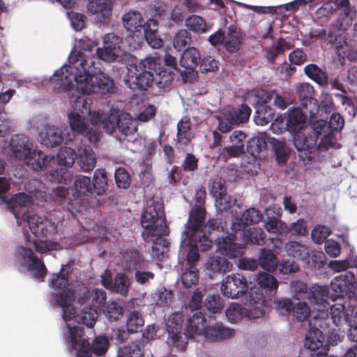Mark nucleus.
Masks as SVG:
<instances>
[{"label": "nucleus", "instance_id": "obj_1", "mask_svg": "<svg viewBox=\"0 0 357 357\" xmlns=\"http://www.w3.org/2000/svg\"><path fill=\"white\" fill-rule=\"evenodd\" d=\"M122 45L121 37L109 33L103 37V47L96 49V56L89 50H73L68 63L56 70L50 79L51 82H55L54 89L68 95L72 93V96L114 93L116 89L113 80L102 70V61H117L122 53Z\"/></svg>", "mask_w": 357, "mask_h": 357}, {"label": "nucleus", "instance_id": "obj_2", "mask_svg": "<svg viewBox=\"0 0 357 357\" xmlns=\"http://www.w3.org/2000/svg\"><path fill=\"white\" fill-rule=\"evenodd\" d=\"M72 267L62 265L59 273L52 275L49 285L53 291L48 295L51 305L61 308L65 324L63 337L70 347H75V338L83 344L79 324L92 328L98 315L96 308L106 305L107 294L104 289L94 288L91 291L82 282H70Z\"/></svg>", "mask_w": 357, "mask_h": 357}, {"label": "nucleus", "instance_id": "obj_3", "mask_svg": "<svg viewBox=\"0 0 357 357\" xmlns=\"http://www.w3.org/2000/svg\"><path fill=\"white\" fill-rule=\"evenodd\" d=\"M29 195L20 192L6 201L7 208L12 213L19 226L27 224L31 233L39 241L31 239L35 251L45 253L62 250V245L56 241L57 225L45 216L38 215L26 211L31 204L40 205L47 201V192L45 185L38 180L32 179L25 184Z\"/></svg>", "mask_w": 357, "mask_h": 357}, {"label": "nucleus", "instance_id": "obj_4", "mask_svg": "<svg viewBox=\"0 0 357 357\" xmlns=\"http://www.w3.org/2000/svg\"><path fill=\"white\" fill-rule=\"evenodd\" d=\"M72 109L68 114V121L72 131L76 134L73 143L77 148V163L84 172L92 171L96 167L95 153L89 145L84 141L95 144L98 140L100 131L97 128H90L89 116L91 114L92 99L84 94L71 96Z\"/></svg>", "mask_w": 357, "mask_h": 357}, {"label": "nucleus", "instance_id": "obj_5", "mask_svg": "<svg viewBox=\"0 0 357 357\" xmlns=\"http://www.w3.org/2000/svg\"><path fill=\"white\" fill-rule=\"evenodd\" d=\"M202 213L199 210H194L188 222L185 225V230L182 232L180 243V255H185L188 268L181 275L182 284L189 288L198 282V269L196 267L199 260V251H206L211 246V241L206 237L203 231L199 229L202 223Z\"/></svg>", "mask_w": 357, "mask_h": 357}, {"label": "nucleus", "instance_id": "obj_6", "mask_svg": "<svg viewBox=\"0 0 357 357\" xmlns=\"http://www.w3.org/2000/svg\"><path fill=\"white\" fill-rule=\"evenodd\" d=\"M124 77L126 84L132 90H146L155 83L160 89L168 86L173 80V73L161 66L158 60L147 57L134 59L127 66Z\"/></svg>", "mask_w": 357, "mask_h": 357}, {"label": "nucleus", "instance_id": "obj_7", "mask_svg": "<svg viewBox=\"0 0 357 357\" xmlns=\"http://www.w3.org/2000/svg\"><path fill=\"white\" fill-rule=\"evenodd\" d=\"M10 129V121L6 112L0 110V135L6 134ZM33 148V143L28 136L16 134L11 137L8 142L0 146V174L5 172L6 158L22 161Z\"/></svg>", "mask_w": 357, "mask_h": 357}, {"label": "nucleus", "instance_id": "obj_8", "mask_svg": "<svg viewBox=\"0 0 357 357\" xmlns=\"http://www.w3.org/2000/svg\"><path fill=\"white\" fill-rule=\"evenodd\" d=\"M91 123L93 128H97L99 124L103 126L107 133L110 135L120 132L122 136L128 137V142H131L134 145L139 144L140 147L144 146V142L142 139L132 137V135L137 132L136 121L132 120L130 114L122 113L118 116L111 114L107 119L102 117V112L100 111L91 112Z\"/></svg>", "mask_w": 357, "mask_h": 357}, {"label": "nucleus", "instance_id": "obj_9", "mask_svg": "<svg viewBox=\"0 0 357 357\" xmlns=\"http://www.w3.org/2000/svg\"><path fill=\"white\" fill-rule=\"evenodd\" d=\"M258 287H250L248 291V303L250 305V316L252 318L262 317L268 305V300L275 294L278 287V280L266 272H259L256 277Z\"/></svg>", "mask_w": 357, "mask_h": 357}, {"label": "nucleus", "instance_id": "obj_10", "mask_svg": "<svg viewBox=\"0 0 357 357\" xmlns=\"http://www.w3.org/2000/svg\"><path fill=\"white\" fill-rule=\"evenodd\" d=\"M32 246V241L29 236L26 238L24 245L17 248L15 252V265L20 272H29L32 277L39 281H43L47 268L43 261L38 258Z\"/></svg>", "mask_w": 357, "mask_h": 357}, {"label": "nucleus", "instance_id": "obj_11", "mask_svg": "<svg viewBox=\"0 0 357 357\" xmlns=\"http://www.w3.org/2000/svg\"><path fill=\"white\" fill-rule=\"evenodd\" d=\"M74 188L75 193L70 188L59 185L53 188L51 196L53 200L63 208L70 210V206L73 207V202L77 199L82 196L89 197L94 192L91 178L86 176H77L74 181Z\"/></svg>", "mask_w": 357, "mask_h": 357}, {"label": "nucleus", "instance_id": "obj_12", "mask_svg": "<svg viewBox=\"0 0 357 357\" xmlns=\"http://www.w3.org/2000/svg\"><path fill=\"white\" fill-rule=\"evenodd\" d=\"M73 143V140L69 139V142H66V144L70 145V147H61L56 156L51 155L53 167L56 164L60 167L59 169H55L50 172L48 176L52 182L63 185H68L70 183L72 174L66 169L71 167L77 158L76 149L77 150V148Z\"/></svg>", "mask_w": 357, "mask_h": 357}, {"label": "nucleus", "instance_id": "obj_13", "mask_svg": "<svg viewBox=\"0 0 357 357\" xmlns=\"http://www.w3.org/2000/svg\"><path fill=\"white\" fill-rule=\"evenodd\" d=\"M251 109L247 105H241L237 109L228 107L217 116L218 125L213 132L216 146H222V135L230 131L234 126L245 123L251 114Z\"/></svg>", "mask_w": 357, "mask_h": 357}, {"label": "nucleus", "instance_id": "obj_14", "mask_svg": "<svg viewBox=\"0 0 357 357\" xmlns=\"http://www.w3.org/2000/svg\"><path fill=\"white\" fill-rule=\"evenodd\" d=\"M267 143L271 146L278 162H286L289 149L284 137L275 138L268 136L266 132L259 133L247 140L246 150L251 155L256 157L266 149Z\"/></svg>", "mask_w": 357, "mask_h": 357}, {"label": "nucleus", "instance_id": "obj_15", "mask_svg": "<svg viewBox=\"0 0 357 357\" xmlns=\"http://www.w3.org/2000/svg\"><path fill=\"white\" fill-rule=\"evenodd\" d=\"M84 324H79V328L82 331V339H84L83 344L79 342V337L75 338V347H71L67 344L63 337V331L62 332L63 339L65 345L70 353H74L76 357H93V356H104L109 347V342L105 336L96 337L91 345H90L88 337L84 333Z\"/></svg>", "mask_w": 357, "mask_h": 357}, {"label": "nucleus", "instance_id": "obj_16", "mask_svg": "<svg viewBox=\"0 0 357 357\" xmlns=\"http://www.w3.org/2000/svg\"><path fill=\"white\" fill-rule=\"evenodd\" d=\"M141 225L146 231H158L159 234H167V225L165 222V213L162 203L158 200L151 199L146 202L142 215Z\"/></svg>", "mask_w": 357, "mask_h": 357}, {"label": "nucleus", "instance_id": "obj_17", "mask_svg": "<svg viewBox=\"0 0 357 357\" xmlns=\"http://www.w3.org/2000/svg\"><path fill=\"white\" fill-rule=\"evenodd\" d=\"M326 121L319 119L312 123V127H305L291 134L293 137V144L298 151L312 152L314 149L319 136L326 129Z\"/></svg>", "mask_w": 357, "mask_h": 357}, {"label": "nucleus", "instance_id": "obj_18", "mask_svg": "<svg viewBox=\"0 0 357 357\" xmlns=\"http://www.w3.org/2000/svg\"><path fill=\"white\" fill-rule=\"evenodd\" d=\"M331 288L333 291L336 293L335 298H332L335 301L337 297H342L344 295L348 296L351 301L357 303V282L354 273L347 271L335 277L331 282Z\"/></svg>", "mask_w": 357, "mask_h": 357}, {"label": "nucleus", "instance_id": "obj_19", "mask_svg": "<svg viewBox=\"0 0 357 357\" xmlns=\"http://www.w3.org/2000/svg\"><path fill=\"white\" fill-rule=\"evenodd\" d=\"M123 259L127 269L132 268L135 271L134 278L139 284L149 285L150 281L154 279L155 274L153 272L144 270L143 259L136 250L126 251L123 255Z\"/></svg>", "mask_w": 357, "mask_h": 357}, {"label": "nucleus", "instance_id": "obj_20", "mask_svg": "<svg viewBox=\"0 0 357 357\" xmlns=\"http://www.w3.org/2000/svg\"><path fill=\"white\" fill-rule=\"evenodd\" d=\"M248 284L246 278L239 273L229 275L223 280L221 291L225 296L238 298L247 294Z\"/></svg>", "mask_w": 357, "mask_h": 357}, {"label": "nucleus", "instance_id": "obj_21", "mask_svg": "<svg viewBox=\"0 0 357 357\" xmlns=\"http://www.w3.org/2000/svg\"><path fill=\"white\" fill-rule=\"evenodd\" d=\"M101 282L105 288L123 296L128 295L130 286V280L125 274L118 273L113 279L109 270L101 275Z\"/></svg>", "mask_w": 357, "mask_h": 357}, {"label": "nucleus", "instance_id": "obj_22", "mask_svg": "<svg viewBox=\"0 0 357 357\" xmlns=\"http://www.w3.org/2000/svg\"><path fill=\"white\" fill-rule=\"evenodd\" d=\"M319 320L317 319L313 327L305 334L304 340V347L306 349L311 351L308 355L319 353V351H328V345L325 344V337L324 332L318 328V326L322 327L319 324Z\"/></svg>", "mask_w": 357, "mask_h": 357}, {"label": "nucleus", "instance_id": "obj_23", "mask_svg": "<svg viewBox=\"0 0 357 357\" xmlns=\"http://www.w3.org/2000/svg\"><path fill=\"white\" fill-rule=\"evenodd\" d=\"M236 235L233 233H225L221 237H216L217 250L231 259L241 257L245 248L243 244L235 242Z\"/></svg>", "mask_w": 357, "mask_h": 357}, {"label": "nucleus", "instance_id": "obj_24", "mask_svg": "<svg viewBox=\"0 0 357 357\" xmlns=\"http://www.w3.org/2000/svg\"><path fill=\"white\" fill-rule=\"evenodd\" d=\"M86 8L89 13L96 15L94 18L96 22L100 25L109 23L112 13L110 0H89Z\"/></svg>", "mask_w": 357, "mask_h": 357}, {"label": "nucleus", "instance_id": "obj_25", "mask_svg": "<svg viewBox=\"0 0 357 357\" xmlns=\"http://www.w3.org/2000/svg\"><path fill=\"white\" fill-rule=\"evenodd\" d=\"M246 134L241 130H234L229 138V144L224 148L222 155L225 158H237L245 153Z\"/></svg>", "mask_w": 357, "mask_h": 357}, {"label": "nucleus", "instance_id": "obj_26", "mask_svg": "<svg viewBox=\"0 0 357 357\" xmlns=\"http://www.w3.org/2000/svg\"><path fill=\"white\" fill-rule=\"evenodd\" d=\"M22 161L34 172L44 171L47 168H53L52 158L45 152L33 148L26 158Z\"/></svg>", "mask_w": 357, "mask_h": 357}, {"label": "nucleus", "instance_id": "obj_27", "mask_svg": "<svg viewBox=\"0 0 357 357\" xmlns=\"http://www.w3.org/2000/svg\"><path fill=\"white\" fill-rule=\"evenodd\" d=\"M168 234V229H167V234H159L158 231L151 230L142 231V236L144 240L147 243H151L152 257L153 258L160 259L163 257L164 254L167 251L168 242L163 238L164 236Z\"/></svg>", "mask_w": 357, "mask_h": 357}, {"label": "nucleus", "instance_id": "obj_28", "mask_svg": "<svg viewBox=\"0 0 357 357\" xmlns=\"http://www.w3.org/2000/svg\"><path fill=\"white\" fill-rule=\"evenodd\" d=\"M282 209L280 207H269L266 209V219L264 220L266 229L273 234L287 232V226L280 220Z\"/></svg>", "mask_w": 357, "mask_h": 357}, {"label": "nucleus", "instance_id": "obj_29", "mask_svg": "<svg viewBox=\"0 0 357 357\" xmlns=\"http://www.w3.org/2000/svg\"><path fill=\"white\" fill-rule=\"evenodd\" d=\"M308 300L314 305L315 310L321 312L330 305L328 288L327 286L314 284L309 288Z\"/></svg>", "mask_w": 357, "mask_h": 357}, {"label": "nucleus", "instance_id": "obj_30", "mask_svg": "<svg viewBox=\"0 0 357 357\" xmlns=\"http://www.w3.org/2000/svg\"><path fill=\"white\" fill-rule=\"evenodd\" d=\"M351 302L350 301L347 309L342 303H335L330 306V315L335 326L346 324L349 319H351L352 314L355 315V312L357 311V303L352 304Z\"/></svg>", "mask_w": 357, "mask_h": 357}, {"label": "nucleus", "instance_id": "obj_31", "mask_svg": "<svg viewBox=\"0 0 357 357\" xmlns=\"http://www.w3.org/2000/svg\"><path fill=\"white\" fill-rule=\"evenodd\" d=\"M234 335V331L226 327L221 323L209 325L205 328L204 337L212 342H218L231 338Z\"/></svg>", "mask_w": 357, "mask_h": 357}, {"label": "nucleus", "instance_id": "obj_32", "mask_svg": "<svg viewBox=\"0 0 357 357\" xmlns=\"http://www.w3.org/2000/svg\"><path fill=\"white\" fill-rule=\"evenodd\" d=\"M286 126H287L288 131L291 134L307 127L306 124V116L299 108L293 107L288 109L286 112Z\"/></svg>", "mask_w": 357, "mask_h": 357}, {"label": "nucleus", "instance_id": "obj_33", "mask_svg": "<svg viewBox=\"0 0 357 357\" xmlns=\"http://www.w3.org/2000/svg\"><path fill=\"white\" fill-rule=\"evenodd\" d=\"M143 31L144 38L151 47L158 49L162 46L163 40L158 34V23L155 20H147Z\"/></svg>", "mask_w": 357, "mask_h": 357}, {"label": "nucleus", "instance_id": "obj_34", "mask_svg": "<svg viewBox=\"0 0 357 357\" xmlns=\"http://www.w3.org/2000/svg\"><path fill=\"white\" fill-rule=\"evenodd\" d=\"M242 40L241 32L237 29L235 25L231 24L227 27L223 44L224 47L229 53H236L240 50Z\"/></svg>", "mask_w": 357, "mask_h": 357}, {"label": "nucleus", "instance_id": "obj_35", "mask_svg": "<svg viewBox=\"0 0 357 357\" xmlns=\"http://www.w3.org/2000/svg\"><path fill=\"white\" fill-rule=\"evenodd\" d=\"M122 22L126 30L132 33L141 32L146 25L141 13L135 10L125 13L122 17Z\"/></svg>", "mask_w": 357, "mask_h": 357}, {"label": "nucleus", "instance_id": "obj_36", "mask_svg": "<svg viewBox=\"0 0 357 357\" xmlns=\"http://www.w3.org/2000/svg\"><path fill=\"white\" fill-rule=\"evenodd\" d=\"M206 328V319L200 311L195 312L188 319L186 332L190 337L194 335H203Z\"/></svg>", "mask_w": 357, "mask_h": 357}, {"label": "nucleus", "instance_id": "obj_37", "mask_svg": "<svg viewBox=\"0 0 357 357\" xmlns=\"http://www.w3.org/2000/svg\"><path fill=\"white\" fill-rule=\"evenodd\" d=\"M41 144L47 147L59 145L63 140L61 130L54 126H47L45 132L40 134Z\"/></svg>", "mask_w": 357, "mask_h": 357}, {"label": "nucleus", "instance_id": "obj_38", "mask_svg": "<svg viewBox=\"0 0 357 357\" xmlns=\"http://www.w3.org/2000/svg\"><path fill=\"white\" fill-rule=\"evenodd\" d=\"M263 218L262 213L255 208H250L245 210L240 220L233 224L234 229L241 230L245 225L256 224Z\"/></svg>", "mask_w": 357, "mask_h": 357}, {"label": "nucleus", "instance_id": "obj_39", "mask_svg": "<svg viewBox=\"0 0 357 357\" xmlns=\"http://www.w3.org/2000/svg\"><path fill=\"white\" fill-rule=\"evenodd\" d=\"M200 53L194 47L186 48L181 55L180 64L186 70H195L200 62Z\"/></svg>", "mask_w": 357, "mask_h": 357}, {"label": "nucleus", "instance_id": "obj_40", "mask_svg": "<svg viewBox=\"0 0 357 357\" xmlns=\"http://www.w3.org/2000/svg\"><path fill=\"white\" fill-rule=\"evenodd\" d=\"M326 129L319 136L320 141L316 143L314 149L319 152H324L330 149L335 148L339 149L340 146L337 143V139L331 130H328L327 121H326Z\"/></svg>", "mask_w": 357, "mask_h": 357}, {"label": "nucleus", "instance_id": "obj_41", "mask_svg": "<svg viewBox=\"0 0 357 357\" xmlns=\"http://www.w3.org/2000/svg\"><path fill=\"white\" fill-rule=\"evenodd\" d=\"M194 210H199L202 213V223L201 225L199 227L198 229L203 231V233L211 241L212 238L209 236V235L211 234L210 229H211L212 230L223 231L225 227H226V222L222 219H211L209 220L207 225H205V213L204 211L201 208H192L189 213V216Z\"/></svg>", "mask_w": 357, "mask_h": 357}, {"label": "nucleus", "instance_id": "obj_42", "mask_svg": "<svg viewBox=\"0 0 357 357\" xmlns=\"http://www.w3.org/2000/svg\"><path fill=\"white\" fill-rule=\"evenodd\" d=\"M190 122L188 119H181L177 123L176 146H185L192 138Z\"/></svg>", "mask_w": 357, "mask_h": 357}, {"label": "nucleus", "instance_id": "obj_43", "mask_svg": "<svg viewBox=\"0 0 357 357\" xmlns=\"http://www.w3.org/2000/svg\"><path fill=\"white\" fill-rule=\"evenodd\" d=\"M292 46L291 43L286 41L283 38H279L275 44H273L266 50L265 57L267 61L271 64L275 63L276 57Z\"/></svg>", "mask_w": 357, "mask_h": 357}, {"label": "nucleus", "instance_id": "obj_44", "mask_svg": "<svg viewBox=\"0 0 357 357\" xmlns=\"http://www.w3.org/2000/svg\"><path fill=\"white\" fill-rule=\"evenodd\" d=\"M167 334V344L172 351L175 349L178 351H183L185 349L188 344V333L185 334L182 331L176 330L175 332L172 331Z\"/></svg>", "mask_w": 357, "mask_h": 357}, {"label": "nucleus", "instance_id": "obj_45", "mask_svg": "<svg viewBox=\"0 0 357 357\" xmlns=\"http://www.w3.org/2000/svg\"><path fill=\"white\" fill-rule=\"evenodd\" d=\"M305 74L312 80L320 86H326L328 84V76L326 72L314 63L307 65L304 68Z\"/></svg>", "mask_w": 357, "mask_h": 357}, {"label": "nucleus", "instance_id": "obj_46", "mask_svg": "<svg viewBox=\"0 0 357 357\" xmlns=\"http://www.w3.org/2000/svg\"><path fill=\"white\" fill-rule=\"evenodd\" d=\"M284 250L287 254L297 259L305 260L310 255L308 248L295 241H289L284 245Z\"/></svg>", "mask_w": 357, "mask_h": 357}, {"label": "nucleus", "instance_id": "obj_47", "mask_svg": "<svg viewBox=\"0 0 357 357\" xmlns=\"http://www.w3.org/2000/svg\"><path fill=\"white\" fill-rule=\"evenodd\" d=\"M250 305L247 310L241 305L238 303H231L225 310V315L231 323H236L240 321L245 315H248L250 319H253L250 316Z\"/></svg>", "mask_w": 357, "mask_h": 357}, {"label": "nucleus", "instance_id": "obj_48", "mask_svg": "<svg viewBox=\"0 0 357 357\" xmlns=\"http://www.w3.org/2000/svg\"><path fill=\"white\" fill-rule=\"evenodd\" d=\"M254 121L257 125L266 126L273 121L274 111L269 105L255 106Z\"/></svg>", "mask_w": 357, "mask_h": 357}, {"label": "nucleus", "instance_id": "obj_49", "mask_svg": "<svg viewBox=\"0 0 357 357\" xmlns=\"http://www.w3.org/2000/svg\"><path fill=\"white\" fill-rule=\"evenodd\" d=\"M206 265L207 269L219 273L229 272L232 268V264L225 257L218 255L210 257Z\"/></svg>", "mask_w": 357, "mask_h": 357}, {"label": "nucleus", "instance_id": "obj_50", "mask_svg": "<svg viewBox=\"0 0 357 357\" xmlns=\"http://www.w3.org/2000/svg\"><path fill=\"white\" fill-rule=\"evenodd\" d=\"M277 254L271 252L270 249L263 248L260 249L259 265L268 271H273L278 265Z\"/></svg>", "mask_w": 357, "mask_h": 357}, {"label": "nucleus", "instance_id": "obj_51", "mask_svg": "<svg viewBox=\"0 0 357 357\" xmlns=\"http://www.w3.org/2000/svg\"><path fill=\"white\" fill-rule=\"evenodd\" d=\"M266 234L260 227H251L243 232V241L245 244L263 245L266 243Z\"/></svg>", "mask_w": 357, "mask_h": 357}, {"label": "nucleus", "instance_id": "obj_52", "mask_svg": "<svg viewBox=\"0 0 357 357\" xmlns=\"http://www.w3.org/2000/svg\"><path fill=\"white\" fill-rule=\"evenodd\" d=\"M93 188L94 192L100 196L105 192L107 185V177L104 169H97L93 174Z\"/></svg>", "mask_w": 357, "mask_h": 357}, {"label": "nucleus", "instance_id": "obj_53", "mask_svg": "<svg viewBox=\"0 0 357 357\" xmlns=\"http://www.w3.org/2000/svg\"><path fill=\"white\" fill-rule=\"evenodd\" d=\"M103 313L109 321H116L123 316V307L117 302L109 301L104 306Z\"/></svg>", "mask_w": 357, "mask_h": 357}, {"label": "nucleus", "instance_id": "obj_54", "mask_svg": "<svg viewBox=\"0 0 357 357\" xmlns=\"http://www.w3.org/2000/svg\"><path fill=\"white\" fill-rule=\"evenodd\" d=\"M185 26L195 33H206L208 30L205 20L199 15H192L185 21Z\"/></svg>", "mask_w": 357, "mask_h": 357}, {"label": "nucleus", "instance_id": "obj_55", "mask_svg": "<svg viewBox=\"0 0 357 357\" xmlns=\"http://www.w3.org/2000/svg\"><path fill=\"white\" fill-rule=\"evenodd\" d=\"M191 33L186 29H180L174 35L173 46L178 52L185 50L191 41Z\"/></svg>", "mask_w": 357, "mask_h": 357}, {"label": "nucleus", "instance_id": "obj_56", "mask_svg": "<svg viewBox=\"0 0 357 357\" xmlns=\"http://www.w3.org/2000/svg\"><path fill=\"white\" fill-rule=\"evenodd\" d=\"M120 354L128 357H142L143 356L144 345L140 340L132 341L128 344L119 347Z\"/></svg>", "mask_w": 357, "mask_h": 357}, {"label": "nucleus", "instance_id": "obj_57", "mask_svg": "<svg viewBox=\"0 0 357 357\" xmlns=\"http://www.w3.org/2000/svg\"><path fill=\"white\" fill-rule=\"evenodd\" d=\"M144 320L139 312L134 310L128 315L126 327L131 333H137L144 326Z\"/></svg>", "mask_w": 357, "mask_h": 357}, {"label": "nucleus", "instance_id": "obj_58", "mask_svg": "<svg viewBox=\"0 0 357 357\" xmlns=\"http://www.w3.org/2000/svg\"><path fill=\"white\" fill-rule=\"evenodd\" d=\"M301 36L302 44L304 46H310L313 43L326 38V29L311 28L308 33H301Z\"/></svg>", "mask_w": 357, "mask_h": 357}, {"label": "nucleus", "instance_id": "obj_59", "mask_svg": "<svg viewBox=\"0 0 357 357\" xmlns=\"http://www.w3.org/2000/svg\"><path fill=\"white\" fill-rule=\"evenodd\" d=\"M293 298L297 300L304 299L308 297L309 289L306 284L300 280H293L290 284Z\"/></svg>", "mask_w": 357, "mask_h": 357}, {"label": "nucleus", "instance_id": "obj_60", "mask_svg": "<svg viewBox=\"0 0 357 357\" xmlns=\"http://www.w3.org/2000/svg\"><path fill=\"white\" fill-rule=\"evenodd\" d=\"M206 310L212 314L220 313L224 307V304L219 295L207 296L204 303Z\"/></svg>", "mask_w": 357, "mask_h": 357}, {"label": "nucleus", "instance_id": "obj_61", "mask_svg": "<svg viewBox=\"0 0 357 357\" xmlns=\"http://www.w3.org/2000/svg\"><path fill=\"white\" fill-rule=\"evenodd\" d=\"M292 312L294 317L298 321H303L310 316V308L307 303L298 301L296 304L294 303Z\"/></svg>", "mask_w": 357, "mask_h": 357}, {"label": "nucleus", "instance_id": "obj_62", "mask_svg": "<svg viewBox=\"0 0 357 357\" xmlns=\"http://www.w3.org/2000/svg\"><path fill=\"white\" fill-rule=\"evenodd\" d=\"M331 228L325 225L316 226L311 232V238L317 244L325 243L327 237L331 234Z\"/></svg>", "mask_w": 357, "mask_h": 357}, {"label": "nucleus", "instance_id": "obj_63", "mask_svg": "<svg viewBox=\"0 0 357 357\" xmlns=\"http://www.w3.org/2000/svg\"><path fill=\"white\" fill-rule=\"evenodd\" d=\"M114 178L116 185L119 188L126 189L130 184V176L125 168L119 167L116 169Z\"/></svg>", "mask_w": 357, "mask_h": 357}, {"label": "nucleus", "instance_id": "obj_64", "mask_svg": "<svg viewBox=\"0 0 357 357\" xmlns=\"http://www.w3.org/2000/svg\"><path fill=\"white\" fill-rule=\"evenodd\" d=\"M313 93V87L308 83H301L297 88V93L299 98L305 102H310L312 103V102H316L312 98Z\"/></svg>", "mask_w": 357, "mask_h": 357}]
</instances>
